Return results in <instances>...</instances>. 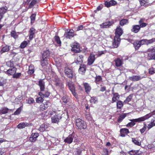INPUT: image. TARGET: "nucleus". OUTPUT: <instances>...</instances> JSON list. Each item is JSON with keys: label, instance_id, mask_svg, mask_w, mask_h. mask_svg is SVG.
I'll list each match as a JSON object with an SVG mask.
<instances>
[{"label": "nucleus", "instance_id": "nucleus-19", "mask_svg": "<svg viewBox=\"0 0 155 155\" xmlns=\"http://www.w3.org/2000/svg\"><path fill=\"white\" fill-rule=\"evenodd\" d=\"M112 91L113 97L112 98L111 103H114L116 101H119L118 100L120 99V95L117 93H115L114 90H112Z\"/></svg>", "mask_w": 155, "mask_h": 155}, {"label": "nucleus", "instance_id": "nucleus-5", "mask_svg": "<svg viewBox=\"0 0 155 155\" xmlns=\"http://www.w3.org/2000/svg\"><path fill=\"white\" fill-rule=\"evenodd\" d=\"M77 137V135L74 132H73L65 138L64 140V142L65 143L70 144L73 142V139L74 138L75 139Z\"/></svg>", "mask_w": 155, "mask_h": 155}, {"label": "nucleus", "instance_id": "nucleus-25", "mask_svg": "<svg viewBox=\"0 0 155 155\" xmlns=\"http://www.w3.org/2000/svg\"><path fill=\"white\" fill-rule=\"evenodd\" d=\"M140 30L139 25H134L132 26L131 29V32L134 33H137Z\"/></svg>", "mask_w": 155, "mask_h": 155}, {"label": "nucleus", "instance_id": "nucleus-21", "mask_svg": "<svg viewBox=\"0 0 155 155\" xmlns=\"http://www.w3.org/2000/svg\"><path fill=\"white\" fill-rule=\"evenodd\" d=\"M120 136L124 137L126 135L130 133L128 129L126 128H121L120 130Z\"/></svg>", "mask_w": 155, "mask_h": 155}, {"label": "nucleus", "instance_id": "nucleus-20", "mask_svg": "<svg viewBox=\"0 0 155 155\" xmlns=\"http://www.w3.org/2000/svg\"><path fill=\"white\" fill-rule=\"evenodd\" d=\"M35 29L33 27L30 28L28 31L29 34V39L30 40H31L35 36Z\"/></svg>", "mask_w": 155, "mask_h": 155}, {"label": "nucleus", "instance_id": "nucleus-50", "mask_svg": "<svg viewBox=\"0 0 155 155\" xmlns=\"http://www.w3.org/2000/svg\"><path fill=\"white\" fill-rule=\"evenodd\" d=\"M6 64L8 67L12 68L15 67L14 66V64L13 61H8L6 62Z\"/></svg>", "mask_w": 155, "mask_h": 155}, {"label": "nucleus", "instance_id": "nucleus-16", "mask_svg": "<svg viewBox=\"0 0 155 155\" xmlns=\"http://www.w3.org/2000/svg\"><path fill=\"white\" fill-rule=\"evenodd\" d=\"M44 79H40L38 82L37 84L39 87L40 91L43 92L45 91V82L43 81Z\"/></svg>", "mask_w": 155, "mask_h": 155}, {"label": "nucleus", "instance_id": "nucleus-6", "mask_svg": "<svg viewBox=\"0 0 155 155\" xmlns=\"http://www.w3.org/2000/svg\"><path fill=\"white\" fill-rule=\"evenodd\" d=\"M129 120L131 122L126 124V126L127 127H132L135 124V123H140L143 121L142 117L136 119H130Z\"/></svg>", "mask_w": 155, "mask_h": 155}, {"label": "nucleus", "instance_id": "nucleus-40", "mask_svg": "<svg viewBox=\"0 0 155 155\" xmlns=\"http://www.w3.org/2000/svg\"><path fill=\"white\" fill-rule=\"evenodd\" d=\"M116 105L117 109H121L123 106V103L120 100L118 101L117 102Z\"/></svg>", "mask_w": 155, "mask_h": 155}, {"label": "nucleus", "instance_id": "nucleus-41", "mask_svg": "<svg viewBox=\"0 0 155 155\" xmlns=\"http://www.w3.org/2000/svg\"><path fill=\"white\" fill-rule=\"evenodd\" d=\"M133 94H131L127 96L126 99L124 101V103H128L129 102L131 101L132 99Z\"/></svg>", "mask_w": 155, "mask_h": 155}, {"label": "nucleus", "instance_id": "nucleus-30", "mask_svg": "<svg viewBox=\"0 0 155 155\" xmlns=\"http://www.w3.org/2000/svg\"><path fill=\"white\" fill-rule=\"evenodd\" d=\"M40 61L42 67L47 66L48 64L47 58H41Z\"/></svg>", "mask_w": 155, "mask_h": 155}, {"label": "nucleus", "instance_id": "nucleus-45", "mask_svg": "<svg viewBox=\"0 0 155 155\" xmlns=\"http://www.w3.org/2000/svg\"><path fill=\"white\" fill-rule=\"evenodd\" d=\"M90 101L91 103L95 104L98 101V99L97 97L93 96L91 97Z\"/></svg>", "mask_w": 155, "mask_h": 155}, {"label": "nucleus", "instance_id": "nucleus-38", "mask_svg": "<svg viewBox=\"0 0 155 155\" xmlns=\"http://www.w3.org/2000/svg\"><path fill=\"white\" fill-rule=\"evenodd\" d=\"M8 9V7L6 6L0 8V14L4 16V14L6 13Z\"/></svg>", "mask_w": 155, "mask_h": 155}, {"label": "nucleus", "instance_id": "nucleus-58", "mask_svg": "<svg viewBox=\"0 0 155 155\" xmlns=\"http://www.w3.org/2000/svg\"><path fill=\"white\" fill-rule=\"evenodd\" d=\"M44 105L47 109L51 105V103L49 101H46L44 103H43Z\"/></svg>", "mask_w": 155, "mask_h": 155}, {"label": "nucleus", "instance_id": "nucleus-46", "mask_svg": "<svg viewBox=\"0 0 155 155\" xmlns=\"http://www.w3.org/2000/svg\"><path fill=\"white\" fill-rule=\"evenodd\" d=\"M23 107V106H21L19 108H18L16 111L14 113V114L15 115H18L19 114L22 110Z\"/></svg>", "mask_w": 155, "mask_h": 155}, {"label": "nucleus", "instance_id": "nucleus-31", "mask_svg": "<svg viewBox=\"0 0 155 155\" xmlns=\"http://www.w3.org/2000/svg\"><path fill=\"white\" fill-rule=\"evenodd\" d=\"M144 45L146 44L148 45L151 44L155 42V38H153L151 39L147 40V39H143Z\"/></svg>", "mask_w": 155, "mask_h": 155}, {"label": "nucleus", "instance_id": "nucleus-12", "mask_svg": "<svg viewBox=\"0 0 155 155\" xmlns=\"http://www.w3.org/2000/svg\"><path fill=\"white\" fill-rule=\"evenodd\" d=\"M17 70V68L15 67H14L13 68H9L6 70V71H4L5 73L7 74L8 76H12L15 74Z\"/></svg>", "mask_w": 155, "mask_h": 155}, {"label": "nucleus", "instance_id": "nucleus-61", "mask_svg": "<svg viewBox=\"0 0 155 155\" xmlns=\"http://www.w3.org/2000/svg\"><path fill=\"white\" fill-rule=\"evenodd\" d=\"M149 73L152 74L155 73L154 68L153 67H151L149 69Z\"/></svg>", "mask_w": 155, "mask_h": 155}, {"label": "nucleus", "instance_id": "nucleus-7", "mask_svg": "<svg viewBox=\"0 0 155 155\" xmlns=\"http://www.w3.org/2000/svg\"><path fill=\"white\" fill-rule=\"evenodd\" d=\"M71 51L74 53H79L81 50L80 48V45L79 43L74 42L71 46Z\"/></svg>", "mask_w": 155, "mask_h": 155}, {"label": "nucleus", "instance_id": "nucleus-11", "mask_svg": "<svg viewBox=\"0 0 155 155\" xmlns=\"http://www.w3.org/2000/svg\"><path fill=\"white\" fill-rule=\"evenodd\" d=\"M84 56L82 54H77L74 58V62L77 64H81L83 62Z\"/></svg>", "mask_w": 155, "mask_h": 155}, {"label": "nucleus", "instance_id": "nucleus-51", "mask_svg": "<svg viewBox=\"0 0 155 155\" xmlns=\"http://www.w3.org/2000/svg\"><path fill=\"white\" fill-rule=\"evenodd\" d=\"M28 43L26 41H24L22 42L19 47L21 48H25L28 45Z\"/></svg>", "mask_w": 155, "mask_h": 155}, {"label": "nucleus", "instance_id": "nucleus-26", "mask_svg": "<svg viewBox=\"0 0 155 155\" xmlns=\"http://www.w3.org/2000/svg\"><path fill=\"white\" fill-rule=\"evenodd\" d=\"M31 125V124L28 123L22 122L20 123L17 126V127L18 128L21 129L23 128L26 127H29Z\"/></svg>", "mask_w": 155, "mask_h": 155}, {"label": "nucleus", "instance_id": "nucleus-24", "mask_svg": "<svg viewBox=\"0 0 155 155\" xmlns=\"http://www.w3.org/2000/svg\"><path fill=\"white\" fill-rule=\"evenodd\" d=\"M83 86L84 88L85 92L87 94H89L91 89V87L87 83H84Z\"/></svg>", "mask_w": 155, "mask_h": 155}, {"label": "nucleus", "instance_id": "nucleus-37", "mask_svg": "<svg viewBox=\"0 0 155 155\" xmlns=\"http://www.w3.org/2000/svg\"><path fill=\"white\" fill-rule=\"evenodd\" d=\"M129 23V21L128 19L124 18L120 21L119 24L121 26H123L125 25L128 24Z\"/></svg>", "mask_w": 155, "mask_h": 155}, {"label": "nucleus", "instance_id": "nucleus-63", "mask_svg": "<svg viewBox=\"0 0 155 155\" xmlns=\"http://www.w3.org/2000/svg\"><path fill=\"white\" fill-rule=\"evenodd\" d=\"M107 51L106 50L104 51H98V52L97 56L99 57L102 54H104L106 53Z\"/></svg>", "mask_w": 155, "mask_h": 155}, {"label": "nucleus", "instance_id": "nucleus-22", "mask_svg": "<svg viewBox=\"0 0 155 155\" xmlns=\"http://www.w3.org/2000/svg\"><path fill=\"white\" fill-rule=\"evenodd\" d=\"M39 134L38 133H32L29 138V140L30 141L34 142L37 140V138L39 136Z\"/></svg>", "mask_w": 155, "mask_h": 155}, {"label": "nucleus", "instance_id": "nucleus-14", "mask_svg": "<svg viewBox=\"0 0 155 155\" xmlns=\"http://www.w3.org/2000/svg\"><path fill=\"white\" fill-rule=\"evenodd\" d=\"M115 37L120 38V36L123 33V31L122 28L119 25L117 26V28L115 29Z\"/></svg>", "mask_w": 155, "mask_h": 155}, {"label": "nucleus", "instance_id": "nucleus-15", "mask_svg": "<svg viewBox=\"0 0 155 155\" xmlns=\"http://www.w3.org/2000/svg\"><path fill=\"white\" fill-rule=\"evenodd\" d=\"M143 39L135 41L133 43L134 46L136 50H138L141 45H144Z\"/></svg>", "mask_w": 155, "mask_h": 155}, {"label": "nucleus", "instance_id": "nucleus-54", "mask_svg": "<svg viewBox=\"0 0 155 155\" xmlns=\"http://www.w3.org/2000/svg\"><path fill=\"white\" fill-rule=\"evenodd\" d=\"M46 109V107L45 106L43 103L41 104L39 107V110L41 111H43Z\"/></svg>", "mask_w": 155, "mask_h": 155}, {"label": "nucleus", "instance_id": "nucleus-59", "mask_svg": "<svg viewBox=\"0 0 155 155\" xmlns=\"http://www.w3.org/2000/svg\"><path fill=\"white\" fill-rule=\"evenodd\" d=\"M27 101V103L29 104L33 103L35 102L34 99L32 97H30Z\"/></svg>", "mask_w": 155, "mask_h": 155}, {"label": "nucleus", "instance_id": "nucleus-29", "mask_svg": "<svg viewBox=\"0 0 155 155\" xmlns=\"http://www.w3.org/2000/svg\"><path fill=\"white\" fill-rule=\"evenodd\" d=\"M11 46L8 45H6L3 47L0 51L1 54L8 51L10 49Z\"/></svg>", "mask_w": 155, "mask_h": 155}, {"label": "nucleus", "instance_id": "nucleus-3", "mask_svg": "<svg viewBox=\"0 0 155 155\" xmlns=\"http://www.w3.org/2000/svg\"><path fill=\"white\" fill-rule=\"evenodd\" d=\"M77 35L73 29H68L65 30L64 36L66 39H71Z\"/></svg>", "mask_w": 155, "mask_h": 155}, {"label": "nucleus", "instance_id": "nucleus-28", "mask_svg": "<svg viewBox=\"0 0 155 155\" xmlns=\"http://www.w3.org/2000/svg\"><path fill=\"white\" fill-rule=\"evenodd\" d=\"M86 68V65L85 64H81L78 70V71L80 74H84L85 72Z\"/></svg>", "mask_w": 155, "mask_h": 155}, {"label": "nucleus", "instance_id": "nucleus-33", "mask_svg": "<svg viewBox=\"0 0 155 155\" xmlns=\"http://www.w3.org/2000/svg\"><path fill=\"white\" fill-rule=\"evenodd\" d=\"M127 113H122L120 115L117 121L118 123L121 122L127 116Z\"/></svg>", "mask_w": 155, "mask_h": 155}, {"label": "nucleus", "instance_id": "nucleus-43", "mask_svg": "<svg viewBox=\"0 0 155 155\" xmlns=\"http://www.w3.org/2000/svg\"><path fill=\"white\" fill-rule=\"evenodd\" d=\"M36 15L35 14H32L30 16L31 24L32 25L35 22V20Z\"/></svg>", "mask_w": 155, "mask_h": 155}, {"label": "nucleus", "instance_id": "nucleus-55", "mask_svg": "<svg viewBox=\"0 0 155 155\" xmlns=\"http://www.w3.org/2000/svg\"><path fill=\"white\" fill-rule=\"evenodd\" d=\"M61 100L64 103H67L68 101V97L67 96H63L61 98Z\"/></svg>", "mask_w": 155, "mask_h": 155}, {"label": "nucleus", "instance_id": "nucleus-13", "mask_svg": "<svg viewBox=\"0 0 155 155\" xmlns=\"http://www.w3.org/2000/svg\"><path fill=\"white\" fill-rule=\"evenodd\" d=\"M114 23L113 21H108L102 23L100 25L101 28H109L110 26H112Z\"/></svg>", "mask_w": 155, "mask_h": 155}, {"label": "nucleus", "instance_id": "nucleus-18", "mask_svg": "<svg viewBox=\"0 0 155 155\" xmlns=\"http://www.w3.org/2000/svg\"><path fill=\"white\" fill-rule=\"evenodd\" d=\"M116 66L118 67L123 65V61L122 58H117L114 60Z\"/></svg>", "mask_w": 155, "mask_h": 155}, {"label": "nucleus", "instance_id": "nucleus-56", "mask_svg": "<svg viewBox=\"0 0 155 155\" xmlns=\"http://www.w3.org/2000/svg\"><path fill=\"white\" fill-rule=\"evenodd\" d=\"M21 73H16L12 76V78H18L21 76Z\"/></svg>", "mask_w": 155, "mask_h": 155}, {"label": "nucleus", "instance_id": "nucleus-60", "mask_svg": "<svg viewBox=\"0 0 155 155\" xmlns=\"http://www.w3.org/2000/svg\"><path fill=\"white\" fill-rule=\"evenodd\" d=\"M146 127L147 125L146 124H144L143 127L142 128L140 129V131L141 134L143 133L145 131L146 129Z\"/></svg>", "mask_w": 155, "mask_h": 155}, {"label": "nucleus", "instance_id": "nucleus-47", "mask_svg": "<svg viewBox=\"0 0 155 155\" xmlns=\"http://www.w3.org/2000/svg\"><path fill=\"white\" fill-rule=\"evenodd\" d=\"M54 84L56 86L60 87H62L63 86V84L61 82V81L60 79L58 81H56V82H55Z\"/></svg>", "mask_w": 155, "mask_h": 155}, {"label": "nucleus", "instance_id": "nucleus-42", "mask_svg": "<svg viewBox=\"0 0 155 155\" xmlns=\"http://www.w3.org/2000/svg\"><path fill=\"white\" fill-rule=\"evenodd\" d=\"M10 34L11 36L15 39L17 38L18 37V35L17 34V33L15 31H12Z\"/></svg>", "mask_w": 155, "mask_h": 155}, {"label": "nucleus", "instance_id": "nucleus-62", "mask_svg": "<svg viewBox=\"0 0 155 155\" xmlns=\"http://www.w3.org/2000/svg\"><path fill=\"white\" fill-rule=\"evenodd\" d=\"M138 150H131L128 153L130 155H135L137 153H138Z\"/></svg>", "mask_w": 155, "mask_h": 155}, {"label": "nucleus", "instance_id": "nucleus-64", "mask_svg": "<svg viewBox=\"0 0 155 155\" xmlns=\"http://www.w3.org/2000/svg\"><path fill=\"white\" fill-rule=\"evenodd\" d=\"M148 52H151L153 53H155V46L152 48H150L148 50Z\"/></svg>", "mask_w": 155, "mask_h": 155}, {"label": "nucleus", "instance_id": "nucleus-10", "mask_svg": "<svg viewBox=\"0 0 155 155\" xmlns=\"http://www.w3.org/2000/svg\"><path fill=\"white\" fill-rule=\"evenodd\" d=\"M64 73L66 76L70 79H72L73 77V71L71 69L68 67L65 68L64 70Z\"/></svg>", "mask_w": 155, "mask_h": 155}, {"label": "nucleus", "instance_id": "nucleus-39", "mask_svg": "<svg viewBox=\"0 0 155 155\" xmlns=\"http://www.w3.org/2000/svg\"><path fill=\"white\" fill-rule=\"evenodd\" d=\"M9 109L6 107L2 108L0 110V114H5L8 113Z\"/></svg>", "mask_w": 155, "mask_h": 155}, {"label": "nucleus", "instance_id": "nucleus-8", "mask_svg": "<svg viewBox=\"0 0 155 155\" xmlns=\"http://www.w3.org/2000/svg\"><path fill=\"white\" fill-rule=\"evenodd\" d=\"M9 56L12 58L13 60L16 61H19L21 58L20 55L18 54V53H16L12 51L10 52Z\"/></svg>", "mask_w": 155, "mask_h": 155}, {"label": "nucleus", "instance_id": "nucleus-4", "mask_svg": "<svg viewBox=\"0 0 155 155\" xmlns=\"http://www.w3.org/2000/svg\"><path fill=\"white\" fill-rule=\"evenodd\" d=\"M62 118V114L60 113H56L51 118L52 123L58 124Z\"/></svg>", "mask_w": 155, "mask_h": 155}, {"label": "nucleus", "instance_id": "nucleus-32", "mask_svg": "<svg viewBox=\"0 0 155 155\" xmlns=\"http://www.w3.org/2000/svg\"><path fill=\"white\" fill-rule=\"evenodd\" d=\"M155 114V110L153 111L152 112L149 114H148L142 117L143 120V121H144L146 120L149 118L150 117H151L153 115Z\"/></svg>", "mask_w": 155, "mask_h": 155}, {"label": "nucleus", "instance_id": "nucleus-23", "mask_svg": "<svg viewBox=\"0 0 155 155\" xmlns=\"http://www.w3.org/2000/svg\"><path fill=\"white\" fill-rule=\"evenodd\" d=\"M120 41V38H117L114 37V41L112 42V45L114 48H117L118 46V44Z\"/></svg>", "mask_w": 155, "mask_h": 155}, {"label": "nucleus", "instance_id": "nucleus-52", "mask_svg": "<svg viewBox=\"0 0 155 155\" xmlns=\"http://www.w3.org/2000/svg\"><path fill=\"white\" fill-rule=\"evenodd\" d=\"M54 39L56 43L60 45H61V42L60 40V37L56 35L54 37Z\"/></svg>", "mask_w": 155, "mask_h": 155}, {"label": "nucleus", "instance_id": "nucleus-35", "mask_svg": "<svg viewBox=\"0 0 155 155\" xmlns=\"http://www.w3.org/2000/svg\"><path fill=\"white\" fill-rule=\"evenodd\" d=\"M34 66L32 64L30 65L29 67L28 73L30 75L32 74L34 72Z\"/></svg>", "mask_w": 155, "mask_h": 155}, {"label": "nucleus", "instance_id": "nucleus-48", "mask_svg": "<svg viewBox=\"0 0 155 155\" xmlns=\"http://www.w3.org/2000/svg\"><path fill=\"white\" fill-rule=\"evenodd\" d=\"M132 141L134 144L138 146H140L141 145L140 142L139 141L137 138H132Z\"/></svg>", "mask_w": 155, "mask_h": 155}, {"label": "nucleus", "instance_id": "nucleus-57", "mask_svg": "<svg viewBox=\"0 0 155 155\" xmlns=\"http://www.w3.org/2000/svg\"><path fill=\"white\" fill-rule=\"evenodd\" d=\"M102 155H108V151L107 148H103L102 152Z\"/></svg>", "mask_w": 155, "mask_h": 155}, {"label": "nucleus", "instance_id": "nucleus-36", "mask_svg": "<svg viewBox=\"0 0 155 155\" xmlns=\"http://www.w3.org/2000/svg\"><path fill=\"white\" fill-rule=\"evenodd\" d=\"M50 54V51L48 50L44 51L42 54L41 58H47L49 56Z\"/></svg>", "mask_w": 155, "mask_h": 155}, {"label": "nucleus", "instance_id": "nucleus-17", "mask_svg": "<svg viewBox=\"0 0 155 155\" xmlns=\"http://www.w3.org/2000/svg\"><path fill=\"white\" fill-rule=\"evenodd\" d=\"M95 60V55L92 53H91L87 59V65H90L94 63Z\"/></svg>", "mask_w": 155, "mask_h": 155}, {"label": "nucleus", "instance_id": "nucleus-9", "mask_svg": "<svg viewBox=\"0 0 155 155\" xmlns=\"http://www.w3.org/2000/svg\"><path fill=\"white\" fill-rule=\"evenodd\" d=\"M68 86L72 94L75 97L77 98L78 96L76 92L74 84L72 82H69L68 83Z\"/></svg>", "mask_w": 155, "mask_h": 155}, {"label": "nucleus", "instance_id": "nucleus-2", "mask_svg": "<svg viewBox=\"0 0 155 155\" xmlns=\"http://www.w3.org/2000/svg\"><path fill=\"white\" fill-rule=\"evenodd\" d=\"M50 94V93L48 90L45 91L44 93L43 92H39L38 95L40 97L36 98V102L39 103H42L44 100L43 98L45 97H49Z\"/></svg>", "mask_w": 155, "mask_h": 155}, {"label": "nucleus", "instance_id": "nucleus-27", "mask_svg": "<svg viewBox=\"0 0 155 155\" xmlns=\"http://www.w3.org/2000/svg\"><path fill=\"white\" fill-rule=\"evenodd\" d=\"M143 78V77L139 75H133L132 76L129 77V79L130 80L133 81H138Z\"/></svg>", "mask_w": 155, "mask_h": 155}, {"label": "nucleus", "instance_id": "nucleus-49", "mask_svg": "<svg viewBox=\"0 0 155 155\" xmlns=\"http://www.w3.org/2000/svg\"><path fill=\"white\" fill-rule=\"evenodd\" d=\"M148 57L149 60H152L155 58V53L148 52Z\"/></svg>", "mask_w": 155, "mask_h": 155}, {"label": "nucleus", "instance_id": "nucleus-53", "mask_svg": "<svg viewBox=\"0 0 155 155\" xmlns=\"http://www.w3.org/2000/svg\"><path fill=\"white\" fill-rule=\"evenodd\" d=\"M37 3V1L35 0H32V1L29 4L28 7L29 8H32L33 6Z\"/></svg>", "mask_w": 155, "mask_h": 155}, {"label": "nucleus", "instance_id": "nucleus-1", "mask_svg": "<svg viewBox=\"0 0 155 155\" xmlns=\"http://www.w3.org/2000/svg\"><path fill=\"white\" fill-rule=\"evenodd\" d=\"M75 126L76 129L80 130H84L87 128V124L86 122L80 118L76 120Z\"/></svg>", "mask_w": 155, "mask_h": 155}, {"label": "nucleus", "instance_id": "nucleus-44", "mask_svg": "<svg viewBox=\"0 0 155 155\" xmlns=\"http://www.w3.org/2000/svg\"><path fill=\"white\" fill-rule=\"evenodd\" d=\"M85 118L88 120H91L92 119V117L91 116L90 113L85 111Z\"/></svg>", "mask_w": 155, "mask_h": 155}, {"label": "nucleus", "instance_id": "nucleus-34", "mask_svg": "<svg viewBox=\"0 0 155 155\" xmlns=\"http://www.w3.org/2000/svg\"><path fill=\"white\" fill-rule=\"evenodd\" d=\"M95 82L97 84H99L101 82H102V78L101 76L100 75H96L95 78Z\"/></svg>", "mask_w": 155, "mask_h": 155}]
</instances>
